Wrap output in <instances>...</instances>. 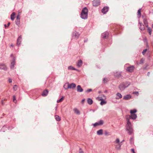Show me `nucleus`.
<instances>
[{"mask_svg":"<svg viewBox=\"0 0 153 153\" xmlns=\"http://www.w3.org/2000/svg\"><path fill=\"white\" fill-rule=\"evenodd\" d=\"M0 68L5 70L7 69L6 66L4 65H0Z\"/></svg>","mask_w":153,"mask_h":153,"instance_id":"obj_21","label":"nucleus"},{"mask_svg":"<svg viewBox=\"0 0 153 153\" xmlns=\"http://www.w3.org/2000/svg\"><path fill=\"white\" fill-rule=\"evenodd\" d=\"M141 9H139L138 11L137 15L139 17H140L141 16Z\"/></svg>","mask_w":153,"mask_h":153,"instance_id":"obj_27","label":"nucleus"},{"mask_svg":"<svg viewBox=\"0 0 153 153\" xmlns=\"http://www.w3.org/2000/svg\"><path fill=\"white\" fill-rule=\"evenodd\" d=\"M129 84H130L129 83H123L120 84L119 86V88L120 90H123L125 88L127 87Z\"/></svg>","mask_w":153,"mask_h":153,"instance_id":"obj_4","label":"nucleus"},{"mask_svg":"<svg viewBox=\"0 0 153 153\" xmlns=\"http://www.w3.org/2000/svg\"><path fill=\"white\" fill-rule=\"evenodd\" d=\"M16 19H20V14H19L17 16Z\"/></svg>","mask_w":153,"mask_h":153,"instance_id":"obj_41","label":"nucleus"},{"mask_svg":"<svg viewBox=\"0 0 153 153\" xmlns=\"http://www.w3.org/2000/svg\"><path fill=\"white\" fill-rule=\"evenodd\" d=\"M137 112L136 109H133L130 111L131 115H127L126 117L127 122L126 125V129L129 134H131L133 133V129L131 123L129 122V120L131 118L133 119H135L137 117V115L135 114Z\"/></svg>","mask_w":153,"mask_h":153,"instance_id":"obj_1","label":"nucleus"},{"mask_svg":"<svg viewBox=\"0 0 153 153\" xmlns=\"http://www.w3.org/2000/svg\"><path fill=\"white\" fill-rule=\"evenodd\" d=\"M88 9L86 7L82 9L81 14V17L83 19H85L87 18L88 16Z\"/></svg>","mask_w":153,"mask_h":153,"instance_id":"obj_2","label":"nucleus"},{"mask_svg":"<svg viewBox=\"0 0 153 153\" xmlns=\"http://www.w3.org/2000/svg\"><path fill=\"white\" fill-rule=\"evenodd\" d=\"M79 153H84L83 152H82L80 150L79 151Z\"/></svg>","mask_w":153,"mask_h":153,"instance_id":"obj_46","label":"nucleus"},{"mask_svg":"<svg viewBox=\"0 0 153 153\" xmlns=\"http://www.w3.org/2000/svg\"><path fill=\"white\" fill-rule=\"evenodd\" d=\"M114 145L116 146V148L117 149H119L120 147L121 144L120 143V140L118 139H117L115 142H114Z\"/></svg>","mask_w":153,"mask_h":153,"instance_id":"obj_5","label":"nucleus"},{"mask_svg":"<svg viewBox=\"0 0 153 153\" xmlns=\"http://www.w3.org/2000/svg\"><path fill=\"white\" fill-rule=\"evenodd\" d=\"M91 91H92V89H88L86 91V92H89Z\"/></svg>","mask_w":153,"mask_h":153,"instance_id":"obj_40","label":"nucleus"},{"mask_svg":"<svg viewBox=\"0 0 153 153\" xmlns=\"http://www.w3.org/2000/svg\"><path fill=\"white\" fill-rule=\"evenodd\" d=\"M109 33L108 32H105L102 34V36L103 38H106L108 37Z\"/></svg>","mask_w":153,"mask_h":153,"instance_id":"obj_13","label":"nucleus"},{"mask_svg":"<svg viewBox=\"0 0 153 153\" xmlns=\"http://www.w3.org/2000/svg\"><path fill=\"white\" fill-rule=\"evenodd\" d=\"M13 102H14V103H16V97L15 96H13Z\"/></svg>","mask_w":153,"mask_h":153,"instance_id":"obj_35","label":"nucleus"},{"mask_svg":"<svg viewBox=\"0 0 153 153\" xmlns=\"http://www.w3.org/2000/svg\"><path fill=\"white\" fill-rule=\"evenodd\" d=\"M147 51V49H146L143 50L142 53L143 55H144Z\"/></svg>","mask_w":153,"mask_h":153,"instance_id":"obj_37","label":"nucleus"},{"mask_svg":"<svg viewBox=\"0 0 153 153\" xmlns=\"http://www.w3.org/2000/svg\"><path fill=\"white\" fill-rule=\"evenodd\" d=\"M48 93V91L47 90H45L43 92L42 95L43 96H45L47 95Z\"/></svg>","mask_w":153,"mask_h":153,"instance_id":"obj_16","label":"nucleus"},{"mask_svg":"<svg viewBox=\"0 0 153 153\" xmlns=\"http://www.w3.org/2000/svg\"><path fill=\"white\" fill-rule=\"evenodd\" d=\"M100 0H94L93 1V5L94 6H97L100 4Z\"/></svg>","mask_w":153,"mask_h":153,"instance_id":"obj_9","label":"nucleus"},{"mask_svg":"<svg viewBox=\"0 0 153 153\" xmlns=\"http://www.w3.org/2000/svg\"><path fill=\"white\" fill-rule=\"evenodd\" d=\"M128 65H126L125 66V67L127 68L126 69L127 71L129 72H132L134 69V66H130L128 67Z\"/></svg>","mask_w":153,"mask_h":153,"instance_id":"obj_6","label":"nucleus"},{"mask_svg":"<svg viewBox=\"0 0 153 153\" xmlns=\"http://www.w3.org/2000/svg\"><path fill=\"white\" fill-rule=\"evenodd\" d=\"M122 29V27L120 25H115L114 32L115 34H118L121 32Z\"/></svg>","mask_w":153,"mask_h":153,"instance_id":"obj_3","label":"nucleus"},{"mask_svg":"<svg viewBox=\"0 0 153 153\" xmlns=\"http://www.w3.org/2000/svg\"><path fill=\"white\" fill-rule=\"evenodd\" d=\"M82 64V61L81 60H79L78 61L77 63V65L79 67L81 66Z\"/></svg>","mask_w":153,"mask_h":153,"instance_id":"obj_18","label":"nucleus"},{"mask_svg":"<svg viewBox=\"0 0 153 153\" xmlns=\"http://www.w3.org/2000/svg\"><path fill=\"white\" fill-rule=\"evenodd\" d=\"M122 97V96L119 93H117L116 97V99H119L121 98Z\"/></svg>","mask_w":153,"mask_h":153,"instance_id":"obj_17","label":"nucleus"},{"mask_svg":"<svg viewBox=\"0 0 153 153\" xmlns=\"http://www.w3.org/2000/svg\"><path fill=\"white\" fill-rule=\"evenodd\" d=\"M9 82L10 83H11L12 82V80L10 79H9Z\"/></svg>","mask_w":153,"mask_h":153,"instance_id":"obj_44","label":"nucleus"},{"mask_svg":"<svg viewBox=\"0 0 153 153\" xmlns=\"http://www.w3.org/2000/svg\"><path fill=\"white\" fill-rule=\"evenodd\" d=\"M85 101V99H84L82 100V103H84V102Z\"/></svg>","mask_w":153,"mask_h":153,"instance_id":"obj_45","label":"nucleus"},{"mask_svg":"<svg viewBox=\"0 0 153 153\" xmlns=\"http://www.w3.org/2000/svg\"><path fill=\"white\" fill-rule=\"evenodd\" d=\"M16 25H19L20 24V19H16Z\"/></svg>","mask_w":153,"mask_h":153,"instance_id":"obj_29","label":"nucleus"},{"mask_svg":"<svg viewBox=\"0 0 153 153\" xmlns=\"http://www.w3.org/2000/svg\"><path fill=\"white\" fill-rule=\"evenodd\" d=\"M74 111L75 113L78 114H79L80 112L77 109L75 108L74 109Z\"/></svg>","mask_w":153,"mask_h":153,"instance_id":"obj_22","label":"nucleus"},{"mask_svg":"<svg viewBox=\"0 0 153 153\" xmlns=\"http://www.w3.org/2000/svg\"><path fill=\"white\" fill-rule=\"evenodd\" d=\"M144 22L145 25L146 27H148V24L147 21L146 19L144 20Z\"/></svg>","mask_w":153,"mask_h":153,"instance_id":"obj_34","label":"nucleus"},{"mask_svg":"<svg viewBox=\"0 0 153 153\" xmlns=\"http://www.w3.org/2000/svg\"><path fill=\"white\" fill-rule=\"evenodd\" d=\"M79 35L78 34V33H75V36H76L77 38L79 36Z\"/></svg>","mask_w":153,"mask_h":153,"instance_id":"obj_42","label":"nucleus"},{"mask_svg":"<svg viewBox=\"0 0 153 153\" xmlns=\"http://www.w3.org/2000/svg\"><path fill=\"white\" fill-rule=\"evenodd\" d=\"M15 13L13 12L11 15V19L12 20H13L15 19Z\"/></svg>","mask_w":153,"mask_h":153,"instance_id":"obj_19","label":"nucleus"},{"mask_svg":"<svg viewBox=\"0 0 153 153\" xmlns=\"http://www.w3.org/2000/svg\"><path fill=\"white\" fill-rule=\"evenodd\" d=\"M87 102L89 105H91L93 103V102L92 99L90 98H88L87 100Z\"/></svg>","mask_w":153,"mask_h":153,"instance_id":"obj_20","label":"nucleus"},{"mask_svg":"<svg viewBox=\"0 0 153 153\" xmlns=\"http://www.w3.org/2000/svg\"><path fill=\"white\" fill-rule=\"evenodd\" d=\"M65 84L64 85V87L65 89H67L69 88H75L76 86V85L74 83H72L71 84H68V87L67 88H65Z\"/></svg>","mask_w":153,"mask_h":153,"instance_id":"obj_7","label":"nucleus"},{"mask_svg":"<svg viewBox=\"0 0 153 153\" xmlns=\"http://www.w3.org/2000/svg\"><path fill=\"white\" fill-rule=\"evenodd\" d=\"M147 30L149 35H151L152 31L151 28L149 27H148Z\"/></svg>","mask_w":153,"mask_h":153,"instance_id":"obj_24","label":"nucleus"},{"mask_svg":"<svg viewBox=\"0 0 153 153\" xmlns=\"http://www.w3.org/2000/svg\"><path fill=\"white\" fill-rule=\"evenodd\" d=\"M152 27H153V25H152Z\"/></svg>","mask_w":153,"mask_h":153,"instance_id":"obj_50","label":"nucleus"},{"mask_svg":"<svg viewBox=\"0 0 153 153\" xmlns=\"http://www.w3.org/2000/svg\"><path fill=\"white\" fill-rule=\"evenodd\" d=\"M55 118L56 120L57 121H59L60 120V118L58 115H56L55 116Z\"/></svg>","mask_w":153,"mask_h":153,"instance_id":"obj_23","label":"nucleus"},{"mask_svg":"<svg viewBox=\"0 0 153 153\" xmlns=\"http://www.w3.org/2000/svg\"><path fill=\"white\" fill-rule=\"evenodd\" d=\"M140 29L141 30H143L145 29L143 25H140Z\"/></svg>","mask_w":153,"mask_h":153,"instance_id":"obj_30","label":"nucleus"},{"mask_svg":"<svg viewBox=\"0 0 153 153\" xmlns=\"http://www.w3.org/2000/svg\"><path fill=\"white\" fill-rule=\"evenodd\" d=\"M120 75V73L118 72L116 73L114 75L115 76H116V77H119Z\"/></svg>","mask_w":153,"mask_h":153,"instance_id":"obj_32","label":"nucleus"},{"mask_svg":"<svg viewBox=\"0 0 153 153\" xmlns=\"http://www.w3.org/2000/svg\"><path fill=\"white\" fill-rule=\"evenodd\" d=\"M108 10V7H104L102 10V12L103 13H105L107 12Z\"/></svg>","mask_w":153,"mask_h":153,"instance_id":"obj_11","label":"nucleus"},{"mask_svg":"<svg viewBox=\"0 0 153 153\" xmlns=\"http://www.w3.org/2000/svg\"><path fill=\"white\" fill-rule=\"evenodd\" d=\"M97 99L99 101H101L100 104L101 105L105 104L106 103V102L104 100V99L100 97H99L97 98Z\"/></svg>","mask_w":153,"mask_h":153,"instance_id":"obj_8","label":"nucleus"},{"mask_svg":"<svg viewBox=\"0 0 153 153\" xmlns=\"http://www.w3.org/2000/svg\"><path fill=\"white\" fill-rule=\"evenodd\" d=\"M131 152L132 153H136L134 152V150L133 149H131Z\"/></svg>","mask_w":153,"mask_h":153,"instance_id":"obj_43","label":"nucleus"},{"mask_svg":"<svg viewBox=\"0 0 153 153\" xmlns=\"http://www.w3.org/2000/svg\"><path fill=\"white\" fill-rule=\"evenodd\" d=\"M77 91L79 92H82L83 91V89L79 85H78L77 87Z\"/></svg>","mask_w":153,"mask_h":153,"instance_id":"obj_14","label":"nucleus"},{"mask_svg":"<svg viewBox=\"0 0 153 153\" xmlns=\"http://www.w3.org/2000/svg\"><path fill=\"white\" fill-rule=\"evenodd\" d=\"M103 96V97H104V98H105V97H104V96H103H103Z\"/></svg>","mask_w":153,"mask_h":153,"instance_id":"obj_49","label":"nucleus"},{"mask_svg":"<svg viewBox=\"0 0 153 153\" xmlns=\"http://www.w3.org/2000/svg\"><path fill=\"white\" fill-rule=\"evenodd\" d=\"M4 27H7V25H4Z\"/></svg>","mask_w":153,"mask_h":153,"instance_id":"obj_48","label":"nucleus"},{"mask_svg":"<svg viewBox=\"0 0 153 153\" xmlns=\"http://www.w3.org/2000/svg\"><path fill=\"white\" fill-rule=\"evenodd\" d=\"M103 123V122L102 120H100V121L97 122L93 124L94 126L96 127L97 126L100 125L102 124Z\"/></svg>","mask_w":153,"mask_h":153,"instance_id":"obj_10","label":"nucleus"},{"mask_svg":"<svg viewBox=\"0 0 153 153\" xmlns=\"http://www.w3.org/2000/svg\"><path fill=\"white\" fill-rule=\"evenodd\" d=\"M68 69L69 70H76V69L74 68V67L72 66H69L68 67Z\"/></svg>","mask_w":153,"mask_h":153,"instance_id":"obj_31","label":"nucleus"},{"mask_svg":"<svg viewBox=\"0 0 153 153\" xmlns=\"http://www.w3.org/2000/svg\"><path fill=\"white\" fill-rule=\"evenodd\" d=\"M103 81L104 83L106 82H107V79L106 78L104 79Z\"/></svg>","mask_w":153,"mask_h":153,"instance_id":"obj_39","label":"nucleus"},{"mask_svg":"<svg viewBox=\"0 0 153 153\" xmlns=\"http://www.w3.org/2000/svg\"><path fill=\"white\" fill-rule=\"evenodd\" d=\"M22 40V37L21 36H19L18 39L17 40V45H19L20 44Z\"/></svg>","mask_w":153,"mask_h":153,"instance_id":"obj_15","label":"nucleus"},{"mask_svg":"<svg viewBox=\"0 0 153 153\" xmlns=\"http://www.w3.org/2000/svg\"><path fill=\"white\" fill-rule=\"evenodd\" d=\"M131 98V96L130 95H127L123 97V99L125 100H128L130 99Z\"/></svg>","mask_w":153,"mask_h":153,"instance_id":"obj_12","label":"nucleus"},{"mask_svg":"<svg viewBox=\"0 0 153 153\" xmlns=\"http://www.w3.org/2000/svg\"><path fill=\"white\" fill-rule=\"evenodd\" d=\"M64 100V97H63L60 99L57 100V102L59 103L62 102Z\"/></svg>","mask_w":153,"mask_h":153,"instance_id":"obj_28","label":"nucleus"},{"mask_svg":"<svg viewBox=\"0 0 153 153\" xmlns=\"http://www.w3.org/2000/svg\"><path fill=\"white\" fill-rule=\"evenodd\" d=\"M15 65V62L14 61H13L11 64L10 67L11 68L14 67V65Z\"/></svg>","mask_w":153,"mask_h":153,"instance_id":"obj_26","label":"nucleus"},{"mask_svg":"<svg viewBox=\"0 0 153 153\" xmlns=\"http://www.w3.org/2000/svg\"><path fill=\"white\" fill-rule=\"evenodd\" d=\"M144 60L143 59H141L140 61V64H142V63L143 61H144Z\"/></svg>","mask_w":153,"mask_h":153,"instance_id":"obj_36","label":"nucleus"},{"mask_svg":"<svg viewBox=\"0 0 153 153\" xmlns=\"http://www.w3.org/2000/svg\"><path fill=\"white\" fill-rule=\"evenodd\" d=\"M102 130L101 129L100 130L97 131V134L98 135L102 134Z\"/></svg>","mask_w":153,"mask_h":153,"instance_id":"obj_25","label":"nucleus"},{"mask_svg":"<svg viewBox=\"0 0 153 153\" xmlns=\"http://www.w3.org/2000/svg\"><path fill=\"white\" fill-rule=\"evenodd\" d=\"M10 25V23L9 22L7 24V27L9 26Z\"/></svg>","mask_w":153,"mask_h":153,"instance_id":"obj_47","label":"nucleus"},{"mask_svg":"<svg viewBox=\"0 0 153 153\" xmlns=\"http://www.w3.org/2000/svg\"><path fill=\"white\" fill-rule=\"evenodd\" d=\"M133 94L137 95H139V93L137 91H134L133 92Z\"/></svg>","mask_w":153,"mask_h":153,"instance_id":"obj_38","label":"nucleus"},{"mask_svg":"<svg viewBox=\"0 0 153 153\" xmlns=\"http://www.w3.org/2000/svg\"><path fill=\"white\" fill-rule=\"evenodd\" d=\"M18 86L16 85H15L13 86V88L14 90L15 91H16L17 89Z\"/></svg>","mask_w":153,"mask_h":153,"instance_id":"obj_33","label":"nucleus"}]
</instances>
